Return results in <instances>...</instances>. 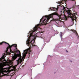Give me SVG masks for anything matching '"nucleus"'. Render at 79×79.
<instances>
[{
  "label": "nucleus",
  "instance_id": "nucleus-1",
  "mask_svg": "<svg viewBox=\"0 0 79 79\" xmlns=\"http://www.w3.org/2000/svg\"><path fill=\"white\" fill-rule=\"evenodd\" d=\"M15 48L16 49H17L16 52H19V54H15V55L13 56L12 57V60H9L8 63L9 64H11L13 62V61L16 59L17 58H18V57H20L18 60H17L16 61L17 63V65H18L19 63H22V62H23V61H24V58H26V55L27 53V52H30V51L29 49L27 50H25L24 53L23 54V56L22 57L21 56V52H20V51H19V50L17 49L18 48L16 47H15Z\"/></svg>",
  "mask_w": 79,
  "mask_h": 79
},
{
  "label": "nucleus",
  "instance_id": "nucleus-2",
  "mask_svg": "<svg viewBox=\"0 0 79 79\" xmlns=\"http://www.w3.org/2000/svg\"><path fill=\"white\" fill-rule=\"evenodd\" d=\"M53 15H57L58 16H59V19H60L61 20L64 19V18L67 19L66 16L65 15H59L58 13L55 12L53 13L52 14H50L48 15H46L45 17H43V18L40 19V23H42L44 25H46L47 23L48 22L50 19L51 18H52Z\"/></svg>",
  "mask_w": 79,
  "mask_h": 79
},
{
  "label": "nucleus",
  "instance_id": "nucleus-3",
  "mask_svg": "<svg viewBox=\"0 0 79 79\" xmlns=\"http://www.w3.org/2000/svg\"><path fill=\"white\" fill-rule=\"evenodd\" d=\"M38 26H41V24H39L37 25V26L34 27L33 30L31 31V33H30V35L28 37V39L27 40V43L28 46L30 47H32V46H33V44L35 42L34 39L35 38V36L34 35H32L33 34V32L37 31V28H39ZM32 42H33V44L32 43Z\"/></svg>",
  "mask_w": 79,
  "mask_h": 79
},
{
  "label": "nucleus",
  "instance_id": "nucleus-4",
  "mask_svg": "<svg viewBox=\"0 0 79 79\" xmlns=\"http://www.w3.org/2000/svg\"><path fill=\"white\" fill-rule=\"evenodd\" d=\"M66 12H67V14H68V15H69L70 18H72V21L74 23V21L76 19V15H77V12H73V14H72V11L71 10H66Z\"/></svg>",
  "mask_w": 79,
  "mask_h": 79
},
{
  "label": "nucleus",
  "instance_id": "nucleus-5",
  "mask_svg": "<svg viewBox=\"0 0 79 79\" xmlns=\"http://www.w3.org/2000/svg\"><path fill=\"white\" fill-rule=\"evenodd\" d=\"M3 43H5V44H8V45H9V46L6 48V50L5 51V52H6V53H7L8 51V49H9V48L10 49V53H13V51H12L11 50V47H12L13 46L14 47H17V44H12L10 46L9 44L4 41H3L1 43H0V45H2L3 44Z\"/></svg>",
  "mask_w": 79,
  "mask_h": 79
},
{
  "label": "nucleus",
  "instance_id": "nucleus-6",
  "mask_svg": "<svg viewBox=\"0 0 79 79\" xmlns=\"http://www.w3.org/2000/svg\"><path fill=\"white\" fill-rule=\"evenodd\" d=\"M5 61V56H3L1 58H0V61L3 62Z\"/></svg>",
  "mask_w": 79,
  "mask_h": 79
},
{
  "label": "nucleus",
  "instance_id": "nucleus-7",
  "mask_svg": "<svg viewBox=\"0 0 79 79\" xmlns=\"http://www.w3.org/2000/svg\"><path fill=\"white\" fill-rule=\"evenodd\" d=\"M58 10V9L57 8H56L55 7H52V9L51 10V11H56V10Z\"/></svg>",
  "mask_w": 79,
  "mask_h": 79
},
{
  "label": "nucleus",
  "instance_id": "nucleus-8",
  "mask_svg": "<svg viewBox=\"0 0 79 79\" xmlns=\"http://www.w3.org/2000/svg\"><path fill=\"white\" fill-rule=\"evenodd\" d=\"M3 65L2 64H0V69H3Z\"/></svg>",
  "mask_w": 79,
  "mask_h": 79
},
{
  "label": "nucleus",
  "instance_id": "nucleus-9",
  "mask_svg": "<svg viewBox=\"0 0 79 79\" xmlns=\"http://www.w3.org/2000/svg\"><path fill=\"white\" fill-rule=\"evenodd\" d=\"M72 31L73 32H75V33H76L77 34V35H78V34H77V31H76L75 30H72Z\"/></svg>",
  "mask_w": 79,
  "mask_h": 79
},
{
  "label": "nucleus",
  "instance_id": "nucleus-10",
  "mask_svg": "<svg viewBox=\"0 0 79 79\" xmlns=\"http://www.w3.org/2000/svg\"><path fill=\"white\" fill-rule=\"evenodd\" d=\"M62 35H63V33H62V32H60V37H62Z\"/></svg>",
  "mask_w": 79,
  "mask_h": 79
},
{
  "label": "nucleus",
  "instance_id": "nucleus-11",
  "mask_svg": "<svg viewBox=\"0 0 79 79\" xmlns=\"http://www.w3.org/2000/svg\"><path fill=\"white\" fill-rule=\"evenodd\" d=\"M16 66H17V65L14 66L13 67L14 68V69H15L16 68Z\"/></svg>",
  "mask_w": 79,
  "mask_h": 79
},
{
  "label": "nucleus",
  "instance_id": "nucleus-12",
  "mask_svg": "<svg viewBox=\"0 0 79 79\" xmlns=\"http://www.w3.org/2000/svg\"><path fill=\"white\" fill-rule=\"evenodd\" d=\"M4 73H7V72H8V70H5L4 71Z\"/></svg>",
  "mask_w": 79,
  "mask_h": 79
},
{
  "label": "nucleus",
  "instance_id": "nucleus-13",
  "mask_svg": "<svg viewBox=\"0 0 79 79\" xmlns=\"http://www.w3.org/2000/svg\"><path fill=\"white\" fill-rule=\"evenodd\" d=\"M77 6L78 8H79V5L78 6Z\"/></svg>",
  "mask_w": 79,
  "mask_h": 79
},
{
  "label": "nucleus",
  "instance_id": "nucleus-14",
  "mask_svg": "<svg viewBox=\"0 0 79 79\" xmlns=\"http://www.w3.org/2000/svg\"><path fill=\"white\" fill-rule=\"evenodd\" d=\"M9 73H10V72H9L7 73V74H6V75H8V74H9Z\"/></svg>",
  "mask_w": 79,
  "mask_h": 79
},
{
  "label": "nucleus",
  "instance_id": "nucleus-15",
  "mask_svg": "<svg viewBox=\"0 0 79 79\" xmlns=\"http://www.w3.org/2000/svg\"><path fill=\"white\" fill-rule=\"evenodd\" d=\"M71 0V1H75L76 0Z\"/></svg>",
  "mask_w": 79,
  "mask_h": 79
},
{
  "label": "nucleus",
  "instance_id": "nucleus-16",
  "mask_svg": "<svg viewBox=\"0 0 79 79\" xmlns=\"http://www.w3.org/2000/svg\"><path fill=\"white\" fill-rule=\"evenodd\" d=\"M66 51L67 52H68V51L66 50Z\"/></svg>",
  "mask_w": 79,
  "mask_h": 79
},
{
  "label": "nucleus",
  "instance_id": "nucleus-17",
  "mask_svg": "<svg viewBox=\"0 0 79 79\" xmlns=\"http://www.w3.org/2000/svg\"><path fill=\"white\" fill-rule=\"evenodd\" d=\"M29 54H30V53H29Z\"/></svg>",
  "mask_w": 79,
  "mask_h": 79
},
{
  "label": "nucleus",
  "instance_id": "nucleus-18",
  "mask_svg": "<svg viewBox=\"0 0 79 79\" xmlns=\"http://www.w3.org/2000/svg\"><path fill=\"white\" fill-rule=\"evenodd\" d=\"M71 62H72L71 61Z\"/></svg>",
  "mask_w": 79,
  "mask_h": 79
}]
</instances>
